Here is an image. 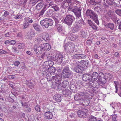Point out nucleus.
Returning <instances> with one entry per match:
<instances>
[{
  "mask_svg": "<svg viewBox=\"0 0 121 121\" xmlns=\"http://www.w3.org/2000/svg\"><path fill=\"white\" fill-rule=\"evenodd\" d=\"M72 72L69 69L68 65L65 66L61 73V76L63 78H70L72 76Z\"/></svg>",
  "mask_w": 121,
  "mask_h": 121,
  "instance_id": "obj_1",
  "label": "nucleus"
},
{
  "mask_svg": "<svg viewBox=\"0 0 121 121\" xmlns=\"http://www.w3.org/2000/svg\"><path fill=\"white\" fill-rule=\"evenodd\" d=\"M86 14L87 17H89L91 18L98 25H99V23L97 16L93 11L88 9L86 11Z\"/></svg>",
  "mask_w": 121,
  "mask_h": 121,
  "instance_id": "obj_2",
  "label": "nucleus"
},
{
  "mask_svg": "<svg viewBox=\"0 0 121 121\" xmlns=\"http://www.w3.org/2000/svg\"><path fill=\"white\" fill-rule=\"evenodd\" d=\"M40 24L42 26L46 28H47L49 26H51L53 25V21L51 19L45 18L40 22Z\"/></svg>",
  "mask_w": 121,
  "mask_h": 121,
  "instance_id": "obj_3",
  "label": "nucleus"
},
{
  "mask_svg": "<svg viewBox=\"0 0 121 121\" xmlns=\"http://www.w3.org/2000/svg\"><path fill=\"white\" fill-rule=\"evenodd\" d=\"M74 19V16L71 15H66L64 20V23L70 26L72 25Z\"/></svg>",
  "mask_w": 121,
  "mask_h": 121,
  "instance_id": "obj_4",
  "label": "nucleus"
},
{
  "mask_svg": "<svg viewBox=\"0 0 121 121\" xmlns=\"http://www.w3.org/2000/svg\"><path fill=\"white\" fill-rule=\"evenodd\" d=\"M78 64H79L78 61L75 62L72 65L74 68V70L76 72L80 73L83 72V67L81 66Z\"/></svg>",
  "mask_w": 121,
  "mask_h": 121,
  "instance_id": "obj_5",
  "label": "nucleus"
},
{
  "mask_svg": "<svg viewBox=\"0 0 121 121\" xmlns=\"http://www.w3.org/2000/svg\"><path fill=\"white\" fill-rule=\"evenodd\" d=\"M64 50L67 53L73 50L74 48V44L73 43H68L65 44L64 45Z\"/></svg>",
  "mask_w": 121,
  "mask_h": 121,
  "instance_id": "obj_6",
  "label": "nucleus"
},
{
  "mask_svg": "<svg viewBox=\"0 0 121 121\" xmlns=\"http://www.w3.org/2000/svg\"><path fill=\"white\" fill-rule=\"evenodd\" d=\"M82 9L81 8L76 7L73 9L72 11L74 13L76 16L77 19L80 18L81 17V10Z\"/></svg>",
  "mask_w": 121,
  "mask_h": 121,
  "instance_id": "obj_7",
  "label": "nucleus"
},
{
  "mask_svg": "<svg viewBox=\"0 0 121 121\" xmlns=\"http://www.w3.org/2000/svg\"><path fill=\"white\" fill-rule=\"evenodd\" d=\"M50 39V37L49 35L47 33H42L40 37H38L37 40L39 42H40V41H43L44 40L45 41H47Z\"/></svg>",
  "mask_w": 121,
  "mask_h": 121,
  "instance_id": "obj_8",
  "label": "nucleus"
},
{
  "mask_svg": "<svg viewBox=\"0 0 121 121\" xmlns=\"http://www.w3.org/2000/svg\"><path fill=\"white\" fill-rule=\"evenodd\" d=\"M112 76L111 74L108 73H107L105 74V77L104 78H103V79H100L99 78L98 80L102 83L105 84L106 82L107 79H108L109 80L112 78Z\"/></svg>",
  "mask_w": 121,
  "mask_h": 121,
  "instance_id": "obj_9",
  "label": "nucleus"
},
{
  "mask_svg": "<svg viewBox=\"0 0 121 121\" xmlns=\"http://www.w3.org/2000/svg\"><path fill=\"white\" fill-rule=\"evenodd\" d=\"M63 58V56L61 54L59 53L56 54L53 59L56 62H58V64H60L62 62Z\"/></svg>",
  "mask_w": 121,
  "mask_h": 121,
  "instance_id": "obj_10",
  "label": "nucleus"
},
{
  "mask_svg": "<svg viewBox=\"0 0 121 121\" xmlns=\"http://www.w3.org/2000/svg\"><path fill=\"white\" fill-rule=\"evenodd\" d=\"M87 112L86 109H83L78 111L77 112V114L79 117L84 118L87 115Z\"/></svg>",
  "mask_w": 121,
  "mask_h": 121,
  "instance_id": "obj_11",
  "label": "nucleus"
},
{
  "mask_svg": "<svg viewBox=\"0 0 121 121\" xmlns=\"http://www.w3.org/2000/svg\"><path fill=\"white\" fill-rule=\"evenodd\" d=\"M34 49L36 53V54L38 55H40L44 51L40 45L38 46L35 45L34 48Z\"/></svg>",
  "mask_w": 121,
  "mask_h": 121,
  "instance_id": "obj_12",
  "label": "nucleus"
},
{
  "mask_svg": "<svg viewBox=\"0 0 121 121\" xmlns=\"http://www.w3.org/2000/svg\"><path fill=\"white\" fill-rule=\"evenodd\" d=\"M72 29L71 31L73 33L77 32L81 29V26L79 24H76L75 22L72 27Z\"/></svg>",
  "mask_w": 121,
  "mask_h": 121,
  "instance_id": "obj_13",
  "label": "nucleus"
},
{
  "mask_svg": "<svg viewBox=\"0 0 121 121\" xmlns=\"http://www.w3.org/2000/svg\"><path fill=\"white\" fill-rule=\"evenodd\" d=\"M72 0H64L61 3V7L65 9L69 6V4L71 3Z\"/></svg>",
  "mask_w": 121,
  "mask_h": 121,
  "instance_id": "obj_14",
  "label": "nucleus"
},
{
  "mask_svg": "<svg viewBox=\"0 0 121 121\" xmlns=\"http://www.w3.org/2000/svg\"><path fill=\"white\" fill-rule=\"evenodd\" d=\"M113 11L111 10H105L103 13L104 16L107 19H109Z\"/></svg>",
  "mask_w": 121,
  "mask_h": 121,
  "instance_id": "obj_15",
  "label": "nucleus"
},
{
  "mask_svg": "<svg viewBox=\"0 0 121 121\" xmlns=\"http://www.w3.org/2000/svg\"><path fill=\"white\" fill-rule=\"evenodd\" d=\"M86 58V55L83 54H76L73 55L72 58L73 59H84Z\"/></svg>",
  "mask_w": 121,
  "mask_h": 121,
  "instance_id": "obj_16",
  "label": "nucleus"
},
{
  "mask_svg": "<svg viewBox=\"0 0 121 121\" xmlns=\"http://www.w3.org/2000/svg\"><path fill=\"white\" fill-rule=\"evenodd\" d=\"M43 49V51H47L51 49V46L50 44L48 43L42 44L40 45Z\"/></svg>",
  "mask_w": 121,
  "mask_h": 121,
  "instance_id": "obj_17",
  "label": "nucleus"
},
{
  "mask_svg": "<svg viewBox=\"0 0 121 121\" xmlns=\"http://www.w3.org/2000/svg\"><path fill=\"white\" fill-rule=\"evenodd\" d=\"M44 117L46 119H50L52 118L53 115L52 113L50 112H46L44 114Z\"/></svg>",
  "mask_w": 121,
  "mask_h": 121,
  "instance_id": "obj_18",
  "label": "nucleus"
},
{
  "mask_svg": "<svg viewBox=\"0 0 121 121\" xmlns=\"http://www.w3.org/2000/svg\"><path fill=\"white\" fill-rule=\"evenodd\" d=\"M39 2H38V4L36 6V9L38 10H39L42 8L44 4L43 1L42 0H39Z\"/></svg>",
  "mask_w": 121,
  "mask_h": 121,
  "instance_id": "obj_19",
  "label": "nucleus"
},
{
  "mask_svg": "<svg viewBox=\"0 0 121 121\" xmlns=\"http://www.w3.org/2000/svg\"><path fill=\"white\" fill-rule=\"evenodd\" d=\"M87 22L89 26H91L93 29L95 31L97 30L98 27L95 25L91 20H88Z\"/></svg>",
  "mask_w": 121,
  "mask_h": 121,
  "instance_id": "obj_20",
  "label": "nucleus"
},
{
  "mask_svg": "<svg viewBox=\"0 0 121 121\" xmlns=\"http://www.w3.org/2000/svg\"><path fill=\"white\" fill-rule=\"evenodd\" d=\"M90 74H83L82 78V80L85 81H88L90 80Z\"/></svg>",
  "mask_w": 121,
  "mask_h": 121,
  "instance_id": "obj_21",
  "label": "nucleus"
},
{
  "mask_svg": "<svg viewBox=\"0 0 121 121\" xmlns=\"http://www.w3.org/2000/svg\"><path fill=\"white\" fill-rule=\"evenodd\" d=\"M53 99L57 102H60L61 100V95L58 94H55L53 97Z\"/></svg>",
  "mask_w": 121,
  "mask_h": 121,
  "instance_id": "obj_22",
  "label": "nucleus"
},
{
  "mask_svg": "<svg viewBox=\"0 0 121 121\" xmlns=\"http://www.w3.org/2000/svg\"><path fill=\"white\" fill-rule=\"evenodd\" d=\"M98 74L97 72H94L91 75V79L93 81L96 80L98 78Z\"/></svg>",
  "mask_w": 121,
  "mask_h": 121,
  "instance_id": "obj_23",
  "label": "nucleus"
},
{
  "mask_svg": "<svg viewBox=\"0 0 121 121\" xmlns=\"http://www.w3.org/2000/svg\"><path fill=\"white\" fill-rule=\"evenodd\" d=\"M25 21H28L29 23H32L35 22L36 21V20L34 18H32L30 19L29 17H26L24 18Z\"/></svg>",
  "mask_w": 121,
  "mask_h": 121,
  "instance_id": "obj_24",
  "label": "nucleus"
},
{
  "mask_svg": "<svg viewBox=\"0 0 121 121\" xmlns=\"http://www.w3.org/2000/svg\"><path fill=\"white\" fill-rule=\"evenodd\" d=\"M75 100L78 101L80 103H83L84 100L81 99V98L78 95H75L74 97Z\"/></svg>",
  "mask_w": 121,
  "mask_h": 121,
  "instance_id": "obj_25",
  "label": "nucleus"
},
{
  "mask_svg": "<svg viewBox=\"0 0 121 121\" xmlns=\"http://www.w3.org/2000/svg\"><path fill=\"white\" fill-rule=\"evenodd\" d=\"M78 20V22H75V23L76 24H80L81 26V27L82 28V25H84L85 24V23L84 22V21L82 18L81 17L80 18H78V19H77Z\"/></svg>",
  "mask_w": 121,
  "mask_h": 121,
  "instance_id": "obj_26",
  "label": "nucleus"
},
{
  "mask_svg": "<svg viewBox=\"0 0 121 121\" xmlns=\"http://www.w3.org/2000/svg\"><path fill=\"white\" fill-rule=\"evenodd\" d=\"M61 23H59L55 24V26L59 32H60L62 31V26L60 24Z\"/></svg>",
  "mask_w": 121,
  "mask_h": 121,
  "instance_id": "obj_27",
  "label": "nucleus"
},
{
  "mask_svg": "<svg viewBox=\"0 0 121 121\" xmlns=\"http://www.w3.org/2000/svg\"><path fill=\"white\" fill-rule=\"evenodd\" d=\"M35 36V34L33 31H31L27 35V36L30 39H32L34 38Z\"/></svg>",
  "mask_w": 121,
  "mask_h": 121,
  "instance_id": "obj_28",
  "label": "nucleus"
},
{
  "mask_svg": "<svg viewBox=\"0 0 121 121\" xmlns=\"http://www.w3.org/2000/svg\"><path fill=\"white\" fill-rule=\"evenodd\" d=\"M105 26L107 28H109L112 30L114 28V24L113 23H109L106 24Z\"/></svg>",
  "mask_w": 121,
  "mask_h": 121,
  "instance_id": "obj_29",
  "label": "nucleus"
},
{
  "mask_svg": "<svg viewBox=\"0 0 121 121\" xmlns=\"http://www.w3.org/2000/svg\"><path fill=\"white\" fill-rule=\"evenodd\" d=\"M46 6H44L42 10L38 14V16L39 17H41L43 15L44 12L46 11Z\"/></svg>",
  "mask_w": 121,
  "mask_h": 121,
  "instance_id": "obj_30",
  "label": "nucleus"
},
{
  "mask_svg": "<svg viewBox=\"0 0 121 121\" xmlns=\"http://www.w3.org/2000/svg\"><path fill=\"white\" fill-rule=\"evenodd\" d=\"M113 21H116L117 19V16L113 12L110 17V18Z\"/></svg>",
  "mask_w": 121,
  "mask_h": 121,
  "instance_id": "obj_31",
  "label": "nucleus"
},
{
  "mask_svg": "<svg viewBox=\"0 0 121 121\" xmlns=\"http://www.w3.org/2000/svg\"><path fill=\"white\" fill-rule=\"evenodd\" d=\"M51 62L50 61H46V63L47 64H48V65H45V69L47 70H49V69L50 68V67L52 66V64L51 63Z\"/></svg>",
  "mask_w": 121,
  "mask_h": 121,
  "instance_id": "obj_32",
  "label": "nucleus"
},
{
  "mask_svg": "<svg viewBox=\"0 0 121 121\" xmlns=\"http://www.w3.org/2000/svg\"><path fill=\"white\" fill-rule=\"evenodd\" d=\"M77 4L75 3H70L69 7L68 8V11H69L72 9L73 8L75 7V6H76Z\"/></svg>",
  "mask_w": 121,
  "mask_h": 121,
  "instance_id": "obj_33",
  "label": "nucleus"
},
{
  "mask_svg": "<svg viewBox=\"0 0 121 121\" xmlns=\"http://www.w3.org/2000/svg\"><path fill=\"white\" fill-rule=\"evenodd\" d=\"M59 81H54L53 82L52 85V87L53 89H55L57 87L58 85L60 84Z\"/></svg>",
  "mask_w": 121,
  "mask_h": 121,
  "instance_id": "obj_34",
  "label": "nucleus"
},
{
  "mask_svg": "<svg viewBox=\"0 0 121 121\" xmlns=\"http://www.w3.org/2000/svg\"><path fill=\"white\" fill-rule=\"evenodd\" d=\"M34 28L36 30L40 31V27L39 25H38L36 23L32 25Z\"/></svg>",
  "mask_w": 121,
  "mask_h": 121,
  "instance_id": "obj_35",
  "label": "nucleus"
},
{
  "mask_svg": "<svg viewBox=\"0 0 121 121\" xmlns=\"http://www.w3.org/2000/svg\"><path fill=\"white\" fill-rule=\"evenodd\" d=\"M81 36L83 38H85L87 37V35L86 31L83 30H82L81 31Z\"/></svg>",
  "mask_w": 121,
  "mask_h": 121,
  "instance_id": "obj_36",
  "label": "nucleus"
},
{
  "mask_svg": "<svg viewBox=\"0 0 121 121\" xmlns=\"http://www.w3.org/2000/svg\"><path fill=\"white\" fill-rule=\"evenodd\" d=\"M27 85L29 88L32 89L35 86V85L34 82H32L30 81L27 84Z\"/></svg>",
  "mask_w": 121,
  "mask_h": 121,
  "instance_id": "obj_37",
  "label": "nucleus"
},
{
  "mask_svg": "<svg viewBox=\"0 0 121 121\" xmlns=\"http://www.w3.org/2000/svg\"><path fill=\"white\" fill-rule=\"evenodd\" d=\"M26 21H25L23 23L22 27L24 29L28 28L30 25V24L29 23Z\"/></svg>",
  "mask_w": 121,
  "mask_h": 121,
  "instance_id": "obj_38",
  "label": "nucleus"
},
{
  "mask_svg": "<svg viewBox=\"0 0 121 121\" xmlns=\"http://www.w3.org/2000/svg\"><path fill=\"white\" fill-rule=\"evenodd\" d=\"M18 48L20 49H23L25 47V45L24 43H19L17 44Z\"/></svg>",
  "mask_w": 121,
  "mask_h": 121,
  "instance_id": "obj_39",
  "label": "nucleus"
},
{
  "mask_svg": "<svg viewBox=\"0 0 121 121\" xmlns=\"http://www.w3.org/2000/svg\"><path fill=\"white\" fill-rule=\"evenodd\" d=\"M60 76L56 74L53 77V81H61L60 80Z\"/></svg>",
  "mask_w": 121,
  "mask_h": 121,
  "instance_id": "obj_40",
  "label": "nucleus"
},
{
  "mask_svg": "<svg viewBox=\"0 0 121 121\" xmlns=\"http://www.w3.org/2000/svg\"><path fill=\"white\" fill-rule=\"evenodd\" d=\"M78 94L80 97H81L82 99L84 100V99L86 98V96L85 95L86 94L82 92L79 93Z\"/></svg>",
  "mask_w": 121,
  "mask_h": 121,
  "instance_id": "obj_41",
  "label": "nucleus"
},
{
  "mask_svg": "<svg viewBox=\"0 0 121 121\" xmlns=\"http://www.w3.org/2000/svg\"><path fill=\"white\" fill-rule=\"evenodd\" d=\"M80 63L82 65H84V66H87L89 64V62L87 60H82L81 61Z\"/></svg>",
  "mask_w": 121,
  "mask_h": 121,
  "instance_id": "obj_42",
  "label": "nucleus"
},
{
  "mask_svg": "<svg viewBox=\"0 0 121 121\" xmlns=\"http://www.w3.org/2000/svg\"><path fill=\"white\" fill-rule=\"evenodd\" d=\"M70 93V91L68 90H63L62 91V93L64 95L67 96L69 95V94Z\"/></svg>",
  "mask_w": 121,
  "mask_h": 121,
  "instance_id": "obj_43",
  "label": "nucleus"
},
{
  "mask_svg": "<svg viewBox=\"0 0 121 121\" xmlns=\"http://www.w3.org/2000/svg\"><path fill=\"white\" fill-rule=\"evenodd\" d=\"M47 79L48 81H50L52 80L53 77L50 74L48 73L47 75Z\"/></svg>",
  "mask_w": 121,
  "mask_h": 121,
  "instance_id": "obj_44",
  "label": "nucleus"
},
{
  "mask_svg": "<svg viewBox=\"0 0 121 121\" xmlns=\"http://www.w3.org/2000/svg\"><path fill=\"white\" fill-rule=\"evenodd\" d=\"M39 0H30V3L31 4L32 6H34L36 4L39 2Z\"/></svg>",
  "mask_w": 121,
  "mask_h": 121,
  "instance_id": "obj_45",
  "label": "nucleus"
},
{
  "mask_svg": "<svg viewBox=\"0 0 121 121\" xmlns=\"http://www.w3.org/2000/svg\"><path fill=\"white\" fill-rule=\"evenodd\" d=\"M68 82L67 81H64L62 82L61 85L63 88H66L67 87Z\"/></svg>",
  "mask_w": 121,
  "mask_h": 121,
  "instance_id": "obj_46",
  "label": "nucleus"
},
{
  "mask_svg": "<svg viewBox=\"0 0 121 121\" xmlns=\"http://www.w3.org/2000/svg\"><path fill=\"white\" fill-rule=\"evenodd\" d=\"M51 7L54 9V11H59V9L58 6L55 4L54 5Z\"/></svg>",
  "mask_w": 121,
  "mask_h": 121,
  "instance_id": "obj_47",
  "label": "nucleus"
},
{
  "mask_svg": "<svg viewBox=\"0 0 121 121\" xmlns=\"http://www.w3.org/2000/svg\"><path fill=\"white\" fill-rule=\"evenodd\" d=\"M50 72L51 73H55L56 71V69L55 67L51 66L50 67Z\"/></svg>",
  "mask_w": 121,
  "mask_h": 121,
  "instance_id": "obj_48",
  "label": "nucleus"
},
{
  "mask_svg": "<svg viewBox=\"0 0 121 121\" xmlns=\"http://www.w3.org/2000/svg\"><path fill=\"white\" fill-rule=\"evenodd\" d=\"M114 0H106V2L107 3L110 5L114 4Z\"/></svg>",
  "mask_w": 121,
  "mask_h": 121,
  "instance_id": "obj_49",
  "label": "nucleus"
},
{
  "mask_svg": "<svg viewBox=\"0 0 121 121\" xmlns=\"http://www.w3.org/2000/svg\"><path fill=\"white\" fill-rule=\"evenodd\" d=\"M115 12L116 13L120 16H121V9H117L115 11Z\"/></svg>",
  "mask_w": 121,
  "mask_h": 121,
  "instance_id": "obj_50",
  "label": "nucleus"
},
{
  "mask_svg": "<svg viewBox=\"0 0 121 121\" xmlns=\"http://www.w3.org/2000/svg\"><path fill=\"white\" fill-rule=\"evenodd\" d=\"M89 121H96V119L95 117L92 116L89 118Z\"/></svg>",
  "mask_w": 121,
  "mask_h": 121,
  "instance_id": "obj_51",
  "label": "nucleus"
},
{
  "mask_svg": "<svg viewBox=\"0 0 121 121\" xmlns=\"http://www.w3.org/2000/svg\"><path fill=\"white\" fill-rule=\"evenodd\" d=\"M53 18L55 20L56 24L60 23L59 22V19L58 18L56 17H53Z\"/></svg>",
  "mask_w": 121,
  "mask_h": 121,
  "instance_id": "obj_52",
  "label": "nucleus"
},
{
  "mask_svg": "<svg viewBox=\"0 0 121 121\" xmlns=\"http://www.w3.org/2000/svg\"><path fill=\"white\" fill-rule=\"evenodd\" d=\"M100 8L99 7H96L95 8V10L98 13H100L101 12Z\"/></svg>",
  "mask_w": 121,
  "mask_h": 121,
  "instance_id": "obj_53",
  "label": "nucleus"
},
{
  "mask_svg": "<svg viewBox=\"0 0 121 121\" xmlns=\"http://www.w3.org/2000/svg\"><path fill=\"white\" fill-rule=\"evenodd\" d=\"M59 82H60V84H59V85H58L57 87V88L59 90H60L62 89L63 88V87H62V85H61V84L60 83L61 82V81H60Z\"/></svg>",
  "mask_w": 121,
  "mask_h": 121,
  "instance_id": "obj_54",
  "label": "nucleus"
},
{
  "mask_svg": "<svg viewBox=\"0 0 121 121\" xmlns=\"http://www.w3.org/2000/svg\"><path fill=\"white\" fill-rule=\"evenodd\" d=\"M22 15H17L15 17V18L16 19H20L22 18Z\"/></svg>",
  "mask_w": 121,
  "mask_h": 121,
  "instance_id": "obj_55",
  "label": "nucleus"
},
{
  "mask_svg": "<svg viewBox=\"0 0 121 121\" xmlns=\"http://www.w3.org/2000/svg\"><path fill=\"white\" fill-rule=\"evenodd\" d=\"M9 14L8 12L7 11H5L4 13V14L2 16L4 18L5 17H6Z\"/></svg>",
  "mask_w": 121,
  "mask_h": 121,
  "instance_id": "obj_56",
  "label": "nucleus"
},
{
  "mask_svg": "<svg viewBox=\"0 0 121 121\" xmlns=\"http://www.w3.org/2000/svg\"><path fill=\"white\" fill-rule=\"evenodd\" d=\"M117 117V115L116 114L113 115L112 117V119L113 121H117L116 118Z\"/></svg>",
  "mask_w": 121,
  "mask_h": 121,
  "instance_id": "obj_57",
  "label": "nucleus"
},
{
  "mask_svg": "<svg viewBox=\"0 0 121 121\" xmlns=\"http://www.w3.org/2000/svg\"><path fill=\"white\" fill-rule=\"evenodd\" d=\"M121 1V0H114V4L115 3L117 4H120Z\"/></svg>",
  "mask_w": 121,
  "mask_h": 121,
  "instance_id": "obj_58",
  "label": "nucleus"
},
{
  "mask_svg": "<svg viewBox=\"0 0 121 121\" xmlns=\"http://www.w3.org/2000/svg\"><path fill=\"white\" fill-rule=\"evenodd\" d=\"M90 3L92 5H94L96 4L95 1V0H90L89 1Z\"/></svg>",
  "mask_w": 121,
  "mask_h": 121,
  "instance_id": "obj_59",
  "label": "nucleus"
},
{
  "mask_svg": "<svg viewBox=\"0 0 121 121\" xmlns=\"http://www.w3.org/2000/svg\"><path fill=\"white\" fill-rule=\"evenodd\" d=\"M20 62L18 61H15L14 63V65L15 66H18V65L20 64Z\"/></svg>",
  "mask_w": 121,
  "mask_h": 121,
  "instance_id": "obj_60",
  "label": "nucleus"
},
{
  "mask_svg": "<svg viewBox=\"0 0 121 121\" xmlns=\"http://www.w3.org/2000/svg\"><path fill=\"white\" fill-rule=\"evenodd\" d=\"M42 53V54L40 56V57L41 58L44 59L45 58V52L43 51Z\"/></svg>",
  "mask_w": 121,
  "mask_h": 121,
  "instance_id": "obj_61",
  "label": "nucleus"
},
{
  "mask_svg": "<svg viewBox=\"0 0 121 121\" xmlns=\"http://www.w3.org/2000/svg\"><path fill=\"white\" fill-rule=\"evenodd\" d=\"M16 41L15 40H11L10 41V44L12 45H13L15 44Z\"/></svg>",
  "mask_w": 121,
  "mask_h": 121,
  "instance_id": "obj_62",
  "label": "nucleus"
},
{
  "mask_svg": "<svg viewBox=\"0 0 121 121\" xmlns=\"http://www.w3.org/2000/svg\"><path fill=\"white\" fill-rule=\"evenodd\" d=\"M35 109L38 112H40V108L38 106H35Z\"/></svg>",
  "mask_w": 121,
  "mask_h": 121,
  "instance_id": "obj_63",
  "label": "nucleus"
},
{
  "mask_svg": "<svg viewBox=\"0 0 121 121\" xmlns=\"http://www.w3.org/2000/svg\"><path fill=\"white\" fill-rule=\"evenodd\" d=\"M47 13L48 14H50L51 15L53 13V11L52 9H49Z\"/></svg>",
  "mask_w": 121,
  "mask_h": 121,
  "instance_id": "obj_64",
  "label": "nucleus"
}]
</instances>
